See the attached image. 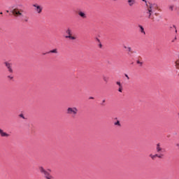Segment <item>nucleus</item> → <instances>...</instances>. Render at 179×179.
Masks as SVG:
<instances>
[{"label":"nucleus","instance_id":"f257e3e1","mask_svg":"<svg viewBox=\"0 0 179 179\" xmlns=\"http://www.w3.org/2000/svg\"><path fill=\"white\" fill-rule=\"evenodd\" d=\"M27 13L26 10L22 8H15L13 10V14L15 17H20V19H24V22H28L29 19L26 16Z\"/></svg>","mask_w":179,"mask_h":179},{"label":"nucleus","instance_id":"f03ea898","mask_svg":"<svg viewBox=\"0 0 179 179\" xmlns=\"http://www.w3.org/2000/svg\"><path fill=\"white\" fill-rule=\"evenodd\" d=\"M157 6L155 4H150L148 7V10L146 14L148 15V19H152V22L155 21V17L152 16V13L155 12V9H156Z\"/></svg>","mask_w":179,"mask_h":179},{"label":"nucleus","instance_id":"7ed1b4c3","mask_svg":"<svg viewBox=\"0 0 179 179\" xmlns=\"http://www.w3.org/2000/svg\"><path fill=\"white\" fill-rule=\"evenodd\" d=\"M78 110L76 107H69L67 108L66 113L69 114V115H71L73 118H75L78 115Z\"/></svg>","mask_w":179,"mask_h":179},{"label":"nucleus","instance_id":"20e7f679","mask_svg":"<svg viewBox=\"0 0 179 179\" xmlns=\"http://www.w3.org/2000/svg\"><path fill=\"white\" fill-rule=\"evenodd\" d=\"M33 8H34V10L38 15H41V13H43V6L39 5L38 3H36L32 5Z\"/></svg>","mask_w":179,"mask_h":179},{"label":"nucleus","instance_id":"39448f33","mask_svg":"<svg viewBox=\"0 0 179 179\" xmlns=\"http://www.w3.org/2000/svg\"><path fill=\"white\" fill-rule=\"evenodd\" d=\"M39 171L42 173V174H44V176L47 179H52V176L50 175V173H48L43 166L39 167Z\"/></svg>","mask_w":179,"mask_h":179},{"label":"nucleus","instance_id":"423d86ee","mask_svg":"<svg viewBox=\"0 0 179 179\" xmlns=\"http://www.w3.org/2000/svg\"><path fill=\"white\" fill-rule=\"evenodd\" d=\"M149 157L150 158H152V160H155L156 159V157H158V159H163L164 157V154H155V155H153V154H150L149 155Z\"/></svg>","mask_w":179,"mask_h":179},{"label":"nucleus","instance_id":"0eeeda50","mask_svg":"<svg viewBox=\"0 0 179 179\" xmlns=\"http://www.w3.org/2000/svg\"><path fill=\"white\" fill-rule=\"evenodd\" d=\"M4 64L6 65V68L8 69V72H10V73H13V69H12V65L10 64V63L6 62L4 63Z\"/></svg>","mask_w":179,"mask_h":179},{"label":"nucleus","instance_id":"6e6552de","mask_svg":"<svg viewBox=\"0 0 179 179\" xmlns=\"http://www.w3.org/2000/svg\"><path fill=\"white\" fill-rule=\"evenodd\" d=\"M116 85H117L118 87V92L120 93H122V90H124V87H122V84L121 83V82L120 81H117L116 82Z\"/></svg>","mask_w":179,"mask_h":179},{"label":"nucleus","instance_id":"1a4fd4ad","mask_svg":"<svg viewBox=\"0 0 179 179\" xmlns=\"http://www.w3.org/2000/svg\"><path fill=\"white\" fill-rule=\"evenodd\" d=\"M156 150L157 153H163V150H164V149L162 148V146L160 145V143H157L156 147Z\"/></svg>","mask_w":179,"mask_h":179},{"label":"nucleus","instance_id":"9d476101","mask_svg":"<svg viewBox=\"0 0 179 179\" xmlns=\"http://www.w3.org/2000/svg\"><path fill=\"white\" fill-rule=\"evenodd\" d=\"M78 13L82 17V19H86L87 17L86 13H85L83 11H78Z\"/></svg>","mask_w":179,"mask_h":179},{"label":"nucleus","instance_id":"9b49d317","mask_svg":"<svg viewBox=\"0 0 179 179\" xmlns=\"http://www.w3.org/2000/svg\"><path fill=\"white\" fill-rule=\"evenodd\" d=\"M0 135L1 136L5 138H8V136H9V134H8L6 132H4L1 129H0Z\"/></svg>","mask_w":179,"mask_h":179},{"label":"nucleus","instance_id":"f8f14e48","mask_svg":"<svg viewBox=\"0 0 179 179\" xmlns=\"http://www.w3.org/2000/svg\"><path fill=\"white\" fill-rule=\"evenodd\" d=\"M127 3L129 6H134V5H135V0H128Z\"/></svg>","mask_w":179,"mask_h":179},{"label":"nucleus","instance_id":"ddd939ff","mask_svg":"<svg viewBox=\"0 0 179 179\" xmlns=\"http://www.w3.org/2000/svg\"><path fill=\"white\" fill-rule=\"evenodd\" d=\"M48 54H58V49H53L48 52Z\"/></svg>","mask_w":179,"mask_h":179},{"label":"nucleus","instance_id":"4468645a","mask_svg":"<svg viewBox=\"0 0 179 179\" xmlns=\"http://www.w3.org/2000/svg\"><path fill=\"white\" fill-rule=\"evenodd\" d=\"M138 27L140 29L141 33H142L144 35L146 34V33L145 32V29H143V27H142V25H138Z\"/></svg>","mask_w":179,"mask_h":179},{"label":"nucleus","instance_id":"2eb2a0df","mask_svg":"<svg viewBox=\"0 0 179 179\" xmlns=\"http://www.w3.org/2000/svg\"><path fill=\"white\" fill-rule=\"evenodd\" d=\"M66 38H70V40H76V37L73 36L72 35L66 36Z\"/></svg>","mask_w":179,"mask_h":179},{"label":"nucleus","instance_id":"dca6fc26","mask_svg":"<svg viewBox=\"0 0 179 179\" xmlns=\"http://www.w3.org/2000/svg\"><path fill=\"white\" fill-rule=\"evenodd\" d=\"M175 66H176V69H179V60H176L175 62Z\"/></svg>","mask_w":179,"mask_h":179},{"label":"nucleus","instance_id":"f3484780","mask_svg":"<svg viewBox=\"0 0 179 179\" xmlns=\"http://www.w3.org/2000/svg\"><path fill=\"white\" fill-rule=\"evenodd\" d=\"M66 33L69 34V36H72V31H71L70 29H66Z\"/></svg>","mask_w":179,"mask_h":179},{"label":"nucleus","instance_id":"a211bd4d","mask_svg":"<svg viewBox=\"0 0 179 179\" xmlns=\"http://www.w3.org/2000/svg\"><path fill=\"white\" fill-rule=\"evenodd\" d=\"M103 80L104 82H106V83H107L108 82V77L103 76Z\"/></svg>","mask_w":179,"mask_h":179},{"label":"nucleus","instance_id":"6ab92c4d","mask_svg":"<svg viewBox=\"0 0 179 179\" xmlns=\"http://www.w3.org/2000/svg\"><path fill=\"white\" fill-rule=\"evenodd\" d=\"M136 64L140 65V66H142V65H143V62H141L140 60H137Z\"/></svg>","mask_w":179,"mask_h":179},{"label":"nucleus","instance_id":"aec40b11","mask_svg":"<svg viewBox=\"0 0 179 179\" xmlns=\"http://www.w3.org/2000/svg\"><path fill=\"white\" fill-rule=\"evenodd\" d=\"M169 10H171V11H173V9H174V6H173V5H171V6H169Z\"/></svg>","mask_w":179,"mask_h":179},{"label":"nucleus","instance_id":"412c9836","mask_svg":"<svg viewBox=\"0 0 179 179\" xmlns=\"http://www.w3.org/2000/svg\"><path fill=\"white\" fill-rule=\"evenodd\" d=\"M115 125H117L118 127H121V124L120 123V121H117L116 122H115Z\"/></svg>","mask_w":179,"mask_h":179},{"label":"nucleus","instance_id":"4be33fe9","mask_svg":"<svg viewBox=\"0 0 179 179\" xmlns=\"http://www.w3.org/2000/svg\"><path fill=\"white\" fill-rule=\"evenodd\" d=\"M127 51H129V52H132V48H131V47H128L127 48Z\"/></svg>","mask_w":179,"mask_h":179},{"label":"nucleus","instance_id":"5701e85b","mask_svg":"<svg viewBox=\"0 0 179 179\" xmlns=\"http://www.w3.org/2000/svg\"><path fill=\"white\" fill-rule=\"evenodd\" d=\"M20 117L21 118H24V116L23 115V114H20Z\"/></svg>","mask_w":179,"mask_h":179},{"label":"nucleus","instance_id":"b1692460","mask_svg":"<svg viewBox=\"0 0 179 179\" xmlns=\"http://www.w3.org/2000/svg\"><path fill=\"white\" fill-rule=\"evenodd\" d=\"M8 79H13V77L10 76H8Z\"/></svg>","mask_w":179,"mask_h":179},{"label":"nucleus","instance_id":"393cba45","mask_svg":"<svg viewBox=\"0 0 179 179\" xmlns=\"http://www.w3.org/2000/svg\"><path fill=\"white\" fill-rule=\"evenodd\" d=\"M126 78H127V79H129V76H128V75L125 74Z\"/></svg>","mask_w":179,"mask_h":179},{"label":"nucleus","instance_id":"a878e982","mask_svg":"<svg viewBox=\"0 0 179 179\" xmlns=\"http://www.w3.org/2000/svg\"><path fill=\"white\" fill-rule=\"evenodd\" d=\"M124 48H125V50H128V47H127V46H124Z\"/></svg>","mask_w":179,"mask_h":179},{"label":"nucleus","instance_id":"bb28decb","mask_svg":"<svg viewBox=\"0 0 179 179\" xmlns=\"http://www.w3.org/2000/svg\"><path fill=\"white\" fill-rule=\"evenodd\" d=\"M103 103H106V100H103Z\"/></svg>","mask_w":179,"mask_h":179},{"label":"nucleus","instance_id":"cd10ccee","mask_svg":"<svg viewBox=\"0 0 179 179\" xmlns=\"http://www.w3.org/2000/svg\"><path fill=\"white\" fill-rule=\"evenodd\" d=\"M176 33H177V29H176Z\"/></svg>","mask_w":179,"mask_h":179},{"label":"nucleus","instance_id":"c85d7f7f","mask_svg":"<svg viewBox=\"0 0 179 179\" xmlns=\"http://www.w3.org/2000/svg\"><path fill=\"white\" fill-rule=\"evenodd\" d=\"M0 15H2V13H0Z\"/></svg>","mask_w":179,"mask_h":179},{"label":"nucleus","instance_id":"c756f323","mask_svg":"<svg viewBox=\"0 0 179 179\" xmlns=\"http://www.w3.org/2000/svg\"><path fill=\"white\" fill-rule=\"evenodd\" d=\"M173 27H175V29H176V26H173Z\"/></svg>","mask_w":179,"mask_h":179},{"label":"nucleus","instance_id":"7c9ffc66","mask_svg":"<svg viewBox=\"0 0 179 179\" xmlns=\"http://www.w3.org/2000/svg\"><path fill=\"white\" fill-rule=\"evenodd\" d=\"M113 1H117V0H113Z\"/></svg>","mask_w":179,"mask_h":179},{"label":"nucleus","instance_id":"2f4dec72","mask_svg":"<svg viewBox=\"0 0 179 179\" xmlns=\"http://www.w3.org/2000/svg\"><path fill=\"white\" fill-rule=\"evenodd\" d=\"M91 99H93V97H91Z\"/></svg>","mask_w":179,"mask_h":179}]
</instances>
